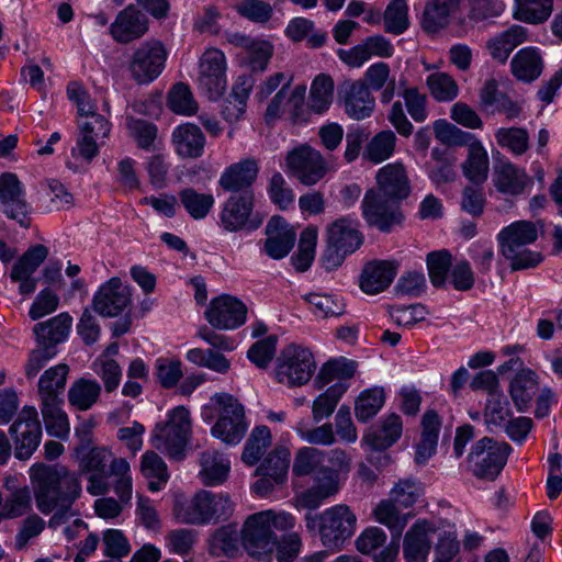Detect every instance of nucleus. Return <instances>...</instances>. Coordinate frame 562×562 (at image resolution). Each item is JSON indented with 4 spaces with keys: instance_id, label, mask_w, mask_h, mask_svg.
I'll list each match as a JSON object with an SVG mask.
<instances>
[{
    "instance_id": "obj_15",
    "label": "nucleus",
    "mask_w": 562,
    "mask_h": 562,
    "mask_svg": "<svg viewBox=\"0 0 562 562\" xmlns=\"http://www.w3.org/2000/svg\"><path fill=\"white\" fill-rule=\"evenodd\" d=\"M15 443V457L19 460L29 459L37 449L42 438V425L37 409L24 406L9 429Z\"/></svg>"
},
{
    "instance_id": "obj_16",
    "label": "nucleus",
    "mask_w": 562,
    "mask_h": 562,
    "mask_svg": "<svg viewBox=\"0 0 562 562\" xmlns=\"http://www.w3.org/2000/svg\"><path fill=\"white\" fill-rule=\"evenodd\" d=\"M113 454L105 447H92L86 453L79 457L80 472L87 474V492L93 496L104 495L110 491V471L108 465L112 461Z\"/></svg>"
},
{
    "instance_id": "obj_19",
    "label": "nucleus",
    "mask_w": 562,
    "mask_h": 562,
    "mask_svg": "<svg viewBox=\"0 0 562 562\" xmlns=\"http://www.w3.org/2000/svg\"><path fill=\"white\" fill-rule=\"evenodd\" d=\"M204 315L214 328L232 330L246 322L247 308L238 299L223 294L210 302Z\"/></svg>"
},
{
    "instance_id": "obj_43",
    "label": "nucleus",
    "mask_w": 562,
    "mask_h": 562,
    "mask_svg": "<svg viewBox=\"0 0 562 562\" xmlns=\"http://www.w3.org/2000/svg\"><path fill=\"white\" fill-rule=\"evenodd\" d=\"M329 451L314 447L300 448L294 457L292 472L296 476L314 475L321 468L329 463Z\"/></svg>"
},
{
    "instance_id": "obj_12",
    "label": "nucleus",
    "mask_w": 562,
    "mask_h": 562,
    "mask_svg": "<svg viewBox=\"0 0 562 562\" xmlns=\"http://www.w3.org/2000/svg\"><path fill=\"white\" fill-rule=\"evenodd\" d=\"M291 452L286 447L277 446L256 469L259 479L251 490L260 497L269 495L276 486L283 485L288 479Z\"/></svg>"
},
{
    "instance_id": "obj_51",
    "label": "nucleus",
    "mask_w": 562,
    "mask_h": 562,
    "mask_svg": "<svg viewBox=\"0 0 562 562\" xmlns=\"http://www.w3.org/2000/svg\"><path fill=\"white\" fill-rule=\"evenodd\" d=\"M347 389L348 384L346 383H334L324 393L318 395L312 406L314 422L319 423L324 418L329 417Z\"/></svg>"
},
{
    "instance_id": "obj_63",
    "label": "nucleus",
    "mask_w": 562,
    "mask_h": 562,
    "mask_svg": "<svg viewBox=\"0 0 562 562\" xmlns=\"http://www.w3.org/2000/svg\"><path fill=\"white\" fill-rule=\"evenodd\" d=\"M385 401L383 389L374 387L363 391L356 402V417L361 423H367L382 408Z\"/></svg>"
},
{
    "instance_id": "obj_1",
    "label": "nucleus",
    "mask_w": 562,
    "mask_h": 562,
    "mask_svg": "<svg viewBox=\"0 0 562 562\" xmlns=\"http://www.w3.org/2000/svg\"><path fill=\"white\" fill-rule=\"evenodd\" d=\"M37 509L49 515L60 503H75L81 495L78 474L60 464L35 463L29 470Z\"/></svg>"
},
{
    "instance_id": "obj_62",
    "label": "nucleus",
    "mask_w": 562,
    "mask_h": 562,
    "mask_svg": "<svg viewBox=\"0 0 562 562\" xmlns=\"http://www.w3.org/2000/svg\"><path fill=\"white\" fill-rule=\"evenodd\" d=\"M518 3L517 18L531 24L543 23L553 10V0H516Z\"/></svg>"
},
{
    "instance_id": "obj_40",
    "label": "nucleus",
    "mask_w": 562,
    "mask_h": 562,
    "mask_svg": "<svg viewBox=\"0 0 562 562\" xmlns=\"http://www.w3.org/2000/svg\"><path fill=\"white\" fill-rule=\"evenodd\" d=\"M431 165L428 169L430 180L436 184L453 182L457 179L456 162L457 158L447 149L435 147L431 149Z\"/></svg>"
},
{
    "instance_id": "obj_11",
    "label": "nucleus",
    "mask_w": 562,
    "mask_h": 562,
    "mask_svg": "<svg viewBox=\"0 0 562 562\" xmlns=\"http://www.w3.org/2000/svg\"><path fill=\"white\" fill-rule=\"evenodd\" d=\"M167 56L168 52L160 41H145L130 59L131 77L140 85L154 81L162 72Z\"/></svg>"
},
{
    "instance_id": "obj_25",
    "label": "nucleus",
    "mask_w": 562,
    "mask_h": 562,
    "mask_svg": "<svg viewBox=\"0 0 562 562\" xmlns=\"http://www.w3.org/2000/svg\"><path fill=\"white\" fill-rule=\"evenodd\" d=\"M375 180L378 188L374 189L397 202L406 199L411 193L409 180L401 162L387 164L379 169Z\"/></svg>"
},
{
    "instance_id": "obj_64",
    "label": "nucleus",
    "mask_w": 562,
    "mask_h": 562,
    "mask_svg": "<svg viewBox=\"0 0 562 562\" xmlns=\"http://www.w3.org/2000/svg\"><path fill=\"white\" fill-rule=\"evenodd\" d=\"M168 106L181 115H192L198 111V103L188 85L183 82L176 83L168 93Z\"/></svg>"
},
{
    "instance_id": "obj_29",
    "label": "nucleus",
    "mask_w": 562,
    "mask_h": 562,
    "mask_svg": "<svg viewBox=\"0 0 562 562\" xmlns=\"http://www.w3.org/2000/svg\"><path fill=\"white\" fill-rule=\"evenodd\" d=\"M171 143L178 156L199 158L204 153L206 139L199 126L186 123L172 131Z\"/></svg>"
},
{
    "instance_id": "obj_4",
    "label": "nucleus",
    "mask_w": 562,
    "mask_h": 562,
    "mask_svg": "<svg viewBox=\"0 0 562 562\" xmlns=\"http://www.w3.org/2000/svg\"><path fill=\"white\" fill-rule=\"evenodd\" d=\"M306 528L312 531L318 528L323 544L331 550H340L344 543L356 531L357 517L346 504H337L326 508L319 515L305 516Z\"/></svg>"
},
{
    "instance_id": "obj_9",
    "label": "nucleus",
    "mask_w": 562,
    "mask_h": 562,
    "mask_svg": "<svg viewBox=\"0 0 562 562\" xmlns=\"http://www.w3.org/2000/svg\"><path fill=\"white\" fill-rule=\"evenodd\" d=\"M252 191L232 194L223 204L220 214L221 227L229 233L254 232L263 223V216L254 211Z\"/></svg>"
},
{
    "instance_id": "obj_56",
    "label": "nucleus",
    "mask_w": 562,
    "mask_h": 562,
    "mask_svg": "<svg viewBox=\"0 0 562 562\" xmlns=\"http://www.w3.org/2000/svg\"><path fill=\"white\" fill-rule=\"evenodd\" d=\"M110 476L114 477L113 490L120 501L125 503L132 497L133 480L131 467L126 459L114 458L110 463Z\"/></svg>"
},
{
    "instance_id": "obj_35",
    "label": "nucleus",
    "mask_w": 562,
    "mask_h": 562,
    "mask_svg": "<svg viewBox=\"0 0 562 562\" xmlns=\"http://www.w3.org/2000/svg\"><path fill=\"white\" fill-rule=\"evenodd\" d=\"M533 180L524 169L512 162H503L495 172V187L505 194L519 195L531 188Z\"/></svg>"
},
{
    "instance_id": "obj_28",
    "label": "nucleus",
    "mask_w": 562,
    "mask_h": 562,
    "mask_svg": "<svg viewBox=\"0 0 562 562\" xmlns=\"http://www.w3.org/2000/svg\"><path fill=\"white\" fill-rule=\"evenodd\" d=\"M544 68V60L538 47L528 46L519 49L510 60L512 75L521 82L537 80Z\"/></svg>"
},
{
    "instance_id": "obj_39",
    "label": "nucleus",
    "mask_w": 562,
    "mask_h": 562,
    "mask_svg": "<svg viewBox=\"0 0 562 562\" xmlns=\"http://www.w3.org/2000/svg\"><path fill=\"white\" fill-rule=\"evenodd\" d=\"M69 367L66 363H59L45 370L37 382V393L40 398H64Z\"/></svg>"
},
{
    "instance_id": "obj_55",
    "label": "nucleus",
    "mask_w": 562,
    "mask_h": 562,
    "mask_svg": "<svg viewBox=\"0 0 562 562\" xmlns=\"http://www.w3.org/2000/svg\"><path fill=\"white\" fill-rule=\"evenodd\" d=\"M32 510V492L24 485L5 497L0 517L2 519H14L22 517Z\"/></svg>"
},
{
    "instance_id": "obj_7",
    "label": "nucleus",
    "mask_w": 562,
    "mask_h": 562,
    "mask_svg": "<svg viewBox=\"0 0 562 562\" xmlns=\"http://www.w3.org/2000/svg\"><path fill=\"white\" fill-rule=\"evenodd\" d=\"M315 369L313 353L307 348L291 344L283 348L277 358L274 376L279 383L286 386H301L311 380Z\"/></svg>"
},
{
    "instance_id": "obj_58",
    "label": "nucleus",
    "mask_w": 562,
    "mask_h": 562,
    "mask_svg": "<svg viewBox=\"0 0 562 562\" xmlns=\"http://www.w3.org/2000/svg\"><path fill=\"white\" fill-rule=\"evenodd\" d=\"M397 507L398 505L392 498L384 499L374 508L373 514L379 522L385 525L395 532V536L400 537L411 515L401 514Z\"/></svg>"
},
{
    "instance_id": "obj_44",
    "label": "nucleus",
    "mask_w": 562,
    "mask_h": 562,
    "mask_svg": "<svg viewBox=\"0 0 562 562\" xmlns=\"http://www.w3.org/2000/svg\"><path fill=\"white\" fill-rule=\"evenodd\" d=\"M538 238L536 225L530 221H517L504 227L497 235L498 244H507L510 249L514 245H530ZM509 254L510 250H508Z\"/></svg>"
},
{
    "instance_id": "obj_50",
    "label": "nucleus",
    "mask_w": 562,
    "mask_h": 562,
    "mask_svg": "<svg viewBox=\"0 0 562 562\" xmlns=\"http://www.w3.org/2000/svg\"><path fill=\"white\" fill-rule=\"evenodd\" d=\"M179 200L194 220L207 216L214 205V196L210 193H200L193 188H186L179 192Z\"/></svg>"
},
{
    "instance_id": "obj_41",
    "label": "nucleus",
    "mask_w": 562,
    "mask_h": 562,
    "mask_svg": "<svg viewBox=\"0 0 562 562\" xmlns=\"http://www.w3.org/2000/svg\"><path fill=\"white\" fill-rule=\"evenodd\" d=\"M284 32L291 41H306L307 45L312 48L324 46L327 40L326 32L316 29L314 22L305 18L292 19Z\"/></svg>"
},
{
    "instance_id": "obj_48",
    "label": "nucleus",
    "mask_w": 562,
    "mask_h": 562,
    "mask_svg": "<svg viewBox=\"0 0 562 562\" xmlns=\"http://www.w3.org/2000/svg\"><path fill=\"white\" fill-rule=\"evenodd\" d=\"M48 248L45 245L36 244L31 246L13 265L11 279H21L33 276L37 268L48 257Z\"/></svg>"
},
{
    "instance_id": "obj_60",
    "label": "nucleus",
    "mask_w": 562,
    "mask_h": 562,
    "mask_svg": "<svg viewBox=\"0 0 562 562\" xmlns=\"http://www.w3.org/2000/svg\"><path fill=\"white\" fill-rule=\"evenodd\" d=\"M384 30L394 35L403 34L409 26L406 0H392L383 15Z\"/></svg>"
},
{
    "instance_id": "obj_2",
    "label": "nucleus",
    "mask_w": 562,
    "mask_h": 562,
    "mask_svg": "<svg viewBox=\"0 0 562 562\" xmlns=\"http://www.w3.org/2000/svg\"><path fill=\"white\" fill-rule=\"evenodd\" d=\"M329 463L313 475V485L295 496L296 506L316 509L327 498L335 496L351 470V458L342 449L329 450Z\"/></svg>"
},
{
    "instance_id": "obj_59",
    "label": "nucleus",
    "mask_w": 562,
    "mask_h": 562,
    "mask_svg": "<svg viewBox=\"0 0 562 562\" xmlns=\"http://www.w3.org/2000/svg\"><path fill=\"white\" fill-rule=\"evenodd\" d=\"M528 245H514L508 252L507 244H499L501 252L509 261L512 270H524L537 267L543 259L542 255L531 251Z\"/></svg>"
},
{
    "instance_id": "obj_45",
    "label": "nucleus",
    "mask_w": 562,
    "mask_h": 562,
    "mask_svg": "<svg viewBox=\"0 0 562 562\" xmlns=\"http://www.w3.org/2000/svg\"><path fill=\"white\" fill-rule=\"evenodd\" d=\"M334 98V80L326 74L317 75L310 89L308 106L317 114L326 112Z\"/></svg>"
},
{
    "instance_id": "obj_37",
    "label": "nucleus",
    "mask_w": 562,
    "mask_h": 562,
    "mask_svg": "<svg viewBox=\"0 0 562 562\" xmlns=\"http://www.w3.org/2000/svg\"><path fill=\"white\" fill-rule=\"evenodd\" d=\"M64 398H40L41 413L48 435L65 438L69 434L68 416L63 409Z\"/></svg>"
},
{
    "instance_id": "obj_18",
    "label": "nucleus",
    "mask_w": 562,
    "mask_h": 562,
    "mask_svg": "<svg viewBox=\"0 0 562 562\" xmlns=\"http://www.w3.org/2000/svg\"><path fill=\"white\" fill-rule=\"evenodd\" d=\"M25 192L21 181L14 173L4 172L0 176V202L9 218L16 221L22 227H30V206L24 199Z\"/></svg>"
},
{
    "instance_id": "obj_36",
    "label": "nucleus",
    "mask_w": 562,
    "mask_h": 562,
    "mask_svg": "<svg viewBox=\"0 0 562 562\" xmlns=\"http://www.w3.org/2000/svg\"><path fill=\"white\" fill-rule=\"evenodd\" d=\"M460 0H429L422 16V27L434 34L448 26L450 18L459 8Z\"/></svg>"
},
{
    "instance_id": "obj_14",
    "label": "nucleus",
    "mask_w": 562,
    "mask_h": 562,
    "mask_svg": "<svg viewBox=\"0 0 562 562\" xmlns=\"http://www.w3.org/2000/svg\"><path fill=\"white\" fill-rule=\"evenodd\" d=\"M361 211L367 224L381 232H390L393 226L401 224L403 218L398 202L375 189H369L364 193Z\"/></svg>"
},
{
    "instance_id": "obj_38",
    "label": "nucleus",
    "mask_w": 562,
    "mask_h": 562,
    "mask_svg": "<svg viewBox=\"0 0 562 562\" xmlns=\"http://www.w3.org/2000/svg\"><path fill=\"white\" fill-rule=\"evenodd\" d=\"M200 468L199 476L203 484L214 486L226 481L231 462L222 453L207 450L200 456Z\"/></svg>"
},
{
    "instance_id": "obj_52",
    "label": "nucleus",
    "mask_w": 562,
    "mask_h": 562,
    "mask_svg": "<svg viewBox=\"0 0 562 562\" xmlns=\"http://www.w3.org/2000/svg\"><path fill=\"white\" fill-rule=\"evenodd\" d=\"M140 471L145 477L156 480L148 484L154 492L159 491L169 479L167 464L155 451H146L142 456Z\"/></svg>"
},
{
    "instance_id": "obj_13",
    "label": "nucleus",
    "mask_w": 562,
    "mask_h": 562,
    "mask_svg": "<svg viewBox=\"0 0 562 562\" xmlns=\"http://www.w3.org/2000/svg\"><path fill=\"white\" fill-rule=\"evenodd\" d=\"M285 162L290 175L307 187L316 184L328 171L322 154L308 145H302L289 151Z\"/></svg>"
},
{
    "instance_id": "obj_8",
    "label": "nucleus",
    "mask_w": 562,
    "mask_h": 562,
    "mask_svg": "<svg viewBox=\"0 0 562 562\" xmlns=\"http://www.w3.org/2000/svg\"><path fill=\"white\" fill-rule=\"evenodd\" d=\"M190 435V412L184 406H177L168 414L165 424L155 427L153 445L171 457H178L188 443Z\"/></svg>"
},
{
    "instance_id": "obj_21",
    "label": "nucleus",
    "mask_w": 562,
    "mask_h": 562,
    "mask_svg": "<svg viewBox=\"0 0 562 562\" xmlns=\"http://www.w3.org/2000/svg\"><path fill=\"white\" fill-rule=\"evenodd\" d=\"M338 94L345 113L350 119L361 121L372 115L375 99L362 80L345 81L339 87Z\"/></svg>"
},
{
    "instance_id": "obj_61",
    "label": "nucleus",
    "mask_w": 562,
    "mask_h": 562,
    "mask_svg": "<svg viewBox=\"0 0 562 562\" xmlns=\"http://www.w3.org/2000/svg\"><path fill=\"white\" fill-rule=\"evenodd\" d=\"M497 144L516 156L529 149V134L522 127H501L495 132Z\"/></svg>"
},
{
    "instance_id": "obj_23",
    "label": "nucleus",
    "mask_w": 562,
    "mask_h": 562,
    "mask_svg": "<svg viewBox=\"0 0 562 562\" xmlns=\"http://www.w3.org/2000/svg\"><path fill=\"white\" fill-rule=\"evenodd\" d=\"M266 235L263 250L274 260L286 257L296 239L295 232L281 216L271 217L266 226Z\"/></svg>"
},
{
    "instance_id": "obj_20",
    "label": "nucleus",
    "mask_w": 562,
    "mask_h": 562,
    "mask_svg": "<svg viewBox=\"0 0 562 562\" xmlns=\"http://www.w3.org/2000/svg\"><path fill=\"white\" fill-rule=\"evenodd\" d=\"M131 304V291L120 278H111L94 293L92 305L103 317H115Z\"/></svg>"
},
{
    "instance_id": "obj_54",
    "label": "nucleus",
    "mask_w": 562,
    "mask_h": 562,
    "mask_svg": "<svg viewBox=\"0 0 562 562\" xmlns=\"http://www.w3.org/2000/svg\"><path fill=\"white\" fill-rule=\"evenodd\" d=\"M430 95L438 102H450L459 94V86L454 78L442 71L430 74L426 78Z\"/></svg>"
},
{
    "instance_id": "obj_26",
    "label": "nucleus",
    "mask_w": 562,
    "mask_h": 562,
    "mask_svg": "<svg viewBox=\"0 0 562 562\" xmlns=\"http://www.w3.org/2000/svg\"><path fill=\"white\" fill-rule=\"evenodd\" d=\"M259 172L258 162L254 158L243 159L229 166L220 178V186L223 190L238 194L245 191H252L251 186Z\"/></svg>"
},
{
    "instance_id": "obj_24",
    "label": "nucleus",
    "mask_w": 562,
    "mask_h": 562,
    "mask_svg": "<svg viewBox=\"0 0 562 562\" xmlns=\"http://www.w3.org/2000/svg\"><path fill=\"white\" fill-rule=\"evenodd\" d=\"M398 270L396 260H372L360 274V289L367 294H378L390 286Z\"/></svg>"
},
{
    "instance_id": "obj_42",
    "label": "nucleus",
    "mask_w": 562,
    "mask_h": 562,
    "mask_svg": "<svg viewBox=\"0 0 562 562\" xmlns=\"http://www.w3.org/2000/svg\"><path fill=\"white\" fill-rule=\"evenodd\" d=\"M101 385L91 379L80 378L68 390V402L78 411L90 409L99 400Z\"/></svg>"
},
{
    "instance_id": "obj_33",
    "label": "nucleus",
    "mask_w": 562,
    "mask_h": 562,
    "mask_svg": "<svg viewBox=\"0 0 562 562\" xmlns=\"http://www.w3.org/2000/svg\"><path fill=\"white\" fill-rule=\"evenodd\" d=\"M402 419L396 414H390L381 419L380 425L363 436V442L372 450L382 451L393 446L402 436Z\"/></svg>"
},
{
    "instance_id": "obj_30",
    "label": "nucleus",
    "mask_w": 562,
    "mask_h": 562,
    "mask_svg": "<svg viewBox=\"0 0 562 562\" xmlns=\"http://www.w3.org/2000/svg\"><path fill=\"white\" fill-rule=\"evenodd\" d=\"M434 528L427 520H417L404 537L403 552L406 562H426L430 550L429 532Z\"/></svg>"
},
{
    "instance_id": "obj_10",
    "label": "nucleus",
    "mask_w": 562,
    "mask_h": 562,
    "mask_svg": "<svg viewBox=\"0 0 562 562\" xmlns=\"http://www.w3.org/2000/svg\"><path fill=\"white\" fill-rule=\"evenodd\" d=\"M259 517L260 513H256L246 518L240 530V541L251 558L270 562L277 548L278 537L268 526V520Z\"/></svg>"
},
{
    "instance_id": "obj_6",
    "label": "nucleus",
    "mask_w": 562,
    "mask_h": 562,
    "mask_svg": "<svg viewBox=\"0 0 562 562\" xmlns=\"http://www.w3.org/2000/svg\"><path fill=\"white\" fill-rule=\"evenodd\" d=\"M510 452L512 447L507 442L484 437L473 445L468 456L469 471L479 480L494 481Z\"/></svg>"
},
{
    "instance_id": "obj_47",
    "label": "nucleus",
    "mask_w": 562,
    "mask_h": 562,
    "mask_svg": "<svg viewBox=\"0 0 562 562\" xmlns=\"http://www.w3.org/2000/svg\"><path fill=\"white\" fill-rule=\"evenodd\" d=\"M462 171L464 177L475 184L487 179L488 155L482 143L468 149V157L462 164Z\"/></svg>"
},
{
    "instance_id": "obj_3",
    "label": "nucleus",
    "mask_w": 562,
    "mask_h": 562,
    "mask_svg": "<svg viewBox=\"0 0 562 562\" xmlns=\"http://www.w3.org/2000/svg\"><path fill=\"white\" fill-rule=\"evenodd\" d=\"M201 417L206 423L217 417L211 434L226 445L239 443L246 434L244 406L232 394H214L202 407Z\"/></svg>"
},
{
    "instance_id": "obj_57",
    "label": "nucleus",
    "mask_w": 562,
    "mask_h": 562,
    "mask_svg": "<svg viewBox=\"0 0 562 562\" xmlns=\"http://www.w3.org/2000/svg\"><path fill=\"white\" fill-rule=\"evenodd\" d=\"M396 143L395 134L387 130L374 135L367 145L363 157L374 164H380L392 156Z\"/></svg>"
},
{
    "instance_id": "obj_31",
    "label": "nucleus",
    "mask_w": 562,
    "mask_h": 562,
    "mask_svg": "<svg viewBox=\"0 0 562 562\" xmlns=\"http://www.w3.org/2000/svg\"><path fill=\"white\" fill-rule=\"evenodd\" d=\"M209 491L201 490L189 499H176L173 515L181 524H209Z\"/></svg>"
},
{
    "instance_id": "obj_49",
    "label": "nucleus",
    "mask_w": 562,
    "mask_h": 562,
    "mask_svg": "<svg viewBox=\"0 0 562 562\" xmlns=\"http://www.w3.org/2000/svg\"><path fill=\"white\" fill-rule=\"evenodd\" d=\"M48 248L45 245L36 244L31 246L13 265L11 279H21L33 276L37 268L48 257Z\"/></svg>"
},
{
    "instance_id": "obj_17",
    "label": "nucleus",
    "mask_w": 562,
    "mask_h": 562,
    "mask_svg": "<svg viewBox=\"0 0 562 562\" xmlns=\"http://www.w3.org/2000/svg\"><path fill=\"white\" fill-rule=\"evenodd\" d=\"M198 85L209 99H218L226 90V58L222 50L210 48L200 59Z\"/></svg>"
},
{
    "instance_id": "obj_22",
    "label": "nucleus",
    "mask_w": 562,
    "mask_h": 562,
    "mask_svg": "<svg viewBox=\"0 0 562 562\" xmlns=\"http://www.w3.org/2000/svg\"><path fill=\"white\" fill-rule=\"evenodd\" d=\"M109 31L114 41L127 44L147 33L148 18L135 5L130 4L119 12Z\"/></svg>"
},
{
    "instance_id": "obj_32",
    "label": "nucleus",
    "mask_w": 562,
    "mask_h": 562,
    "mask_svg": "<svg viewBox=\"0 0 562 562\" xmlns=\"http://www.w3.org/2000/svg\"><path fill=\"white\" fill-rule=\"evenodd\" d=\"M508 392L516 409L526 412L539 392L538 375L530 369H521L512 379Z\"/></svg>"
},
{
    "instance_id": "obj_34",
    "label": "nucleus",
    "mask_w": 562,
    "mask_h": 562,
    "mask_svg": "<svg viewBox=\"0 0 562 562\" xmlns=\"http://www.w3.org/2000/svg\"><path fill=\"white\" fill-rule=\"evenodd\" d=\"M72 318L68 313H60L59 315L46 321L37 323L33 331L36 336L38 346L54 348L56 345L63 342L71 328Z\"/></svg>"
},
{
    "instance_id": "obj_5",
    "label": "nucleus",
    "mask_w": 562,
    "mask_h": 562,
    "mask_svg": "<svg viewBox=\"0 0 562 562\" xmlns=\"http://www.w3.org/2000/svg\"><path fill=\"white\" fill-rule=\"evenodd\" d=\"M358 222L350 217H340L327 227V246L322 256L326 270L341 266L347 255L355 252L363 243Z\"/></svg>"
},
{
    "instance_id": "obj_53",
    "label": "nucleus",
    "mask_w": 562,
    "mask_h": 562,
    "mask_svg": "<svg viewBox=\"0 0 562 562\" xmlns=\"http://www.w3.org/2000/svg\"><path fill=\"white\" fill-rule=\"evenodd\" d=\"M271 445V432L267 426L254 428L245 445L241 460L247 465H255L265 454L267 448Z\"/></svg>"
},
{
    "instance_id": "obj_46",
    "label": "nucleus",
    "mask_w": 562,
    "mask_h": 562,
    "mask_svg": "<svg viewBox=\"0 0 562 562\" xmlns=\"http://www.w3.org/2000/svg\"><path fill=\"white\" fill-rule=\"evenodd\" d=\"M355 372L356 366L352 361L330 360L323 364L314 383L317 389H323L331 382L348 384L347 381Z\"/></svg>"
},
{
    "instance_id": "obj_27",
    "label": "nucleus",
    "mask_w": 562,
    "mask_h": 562,
    "mask_svg": "<svg viewBox=\"0 0 562 562\" xmlns=\"http://www.w3.org/2000/svg\"><path fill=\"white\" fill-rule=\"evenodd\" d=\"M528 40V30L521 25L514 24L508 29L491 36L485 48L492 59L505 64L516 47Z\"/></svg>"
}]
</instances>
